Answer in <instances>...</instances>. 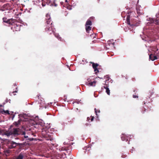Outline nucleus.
<instances>
[{"label": "nucleus", "mask_w": 159, "mask_h": 159, "mask_svg": "<svg viewBox=\"0 0 159 159\" xmlns=\"http://www.w3.org/2000/svg\"><path fill=\"white\" fill-rule=\"evenodd\" d=\"M29 116L25 114H20V123L21 122L24 121L25 124L23 123L24 125L20 129V140L23 141L25 139V140H27L28 136L27 134L29 133V135L31 134L34 136H36V134L34 133H32V132H28V130L30 131V129L27 126H26L25 125H27L29 123L28 120L29 119Z\"/></svg>", "instance_id": "obj_1"}, {"label": "nucleus", "mask_w": 159, "mask_h": 159, "mask_svg": "<svg viewBox=\"0 0 159 159\" xmlns=\"http://www.w3.org/2000/svg\"><path fill=\"white\" fill-rule=\"evenodd\" d=\"M19 128H12V126H11L9 128L8 130L5 133V134L8 137L11 135H16L19 134Z\"/></svg>", "instance_id": "obj_2"}, {"label": "nucleus", "mask_w": 159, "mask_h": 159, "mask_svg": "<svg viewBox=\"0 0 159 159\" xmlns=\"http://www.w3.org/2000/svg\"><path fill=\"white\" fill-rule=\"evenodd\" d=\"M134 14V12L133 11H129L127 13V15L126 23L128 25H129L130 26H137V25L136 24V23H135V20H132L131 19V21H130V17H132V15H133Z\"/></svg>", "instance_id": "obj_3"}, {"label": "nucleus", "mask_w": 159, "mask_h": 159, "mask_svg": "<svg viewBox=\"0 0 159 159\" xmlns=\"http://www.w3.org/2000/svg\"><path fill=\"white\" fill-rule=\"evenodd\" d=\"M46 28L45 30L46 31H52L53 32L52 27L53 26L52 22L50 19L46 20Z\"/></svg>", "instance_id": "obj_4"}, {"label": "nucleus", "mask_w": 159, "mask_h": 159, "mask_svg": "<svg viewBox=\"0 0 159 159\" xmlns=\"http://www.w3.org/2000/svg\"><path fill=\"white\" fill-rule=\"evenodd\" d=\"M14 22L13 24H11L13 25L12 28H14V30L16 31H19L20 30V23L17 21V20H14Z\"/></svg>", "instance_id": "obj_5"}, {"label": "nucleus", "mask_w": 159, "mask_h": 159, "mask_svg": "<svg viewBox=\"0 0 159 159\" xmlns=\"http://www.w3.org/2000/svg\"><path fill=\"white\" fill-rule=\"evenodd\" d=\"M88 81L86 83V85L89 86H95L96 82V81H94L93 82L90 81V80L89 79H88Z\"/></svg>", "instance_id": "obj_6"}, {"label": "nucleus", "mask_w": 159, "mask_h": 159, "mask_svg": "<svg viewBox=\"0 0 159 159\" xmlns=\"http://www.w3.org/2000/svg\"><path fill=\"white\" fill-rule=\"evenodd\" d=\"M7 19L6 17H4L3 18V22L7 23L10 25L12 24H13V22H14V19H10L7 20Z\"/></svg>", "instance_id": "obj_7"}, {"label": "nucleus", "mask_w": 159, "mask_h": 159, "mask_svg": "<svg viewBox=\"0 0 159 159\" xmlns=\"http://www.w3.org/2000/svg\"><path fill=\"white\" fill-rule=\"evenodd\" d=\"M17 145V144L16 143L11 142L8 145V148L9 149H12L16 147Z\"/></svg>", "instance_id": "obj_8"}, {"label": "nucleus", "mask_w": 159, "mask_h": 159, "mask_svg": "<svg viewBox=\"0 0 159 159\" xmlns=\"http://www.w3.org/2000/svg\"><path fill=\"white\" fill-rule=\"evenodd\" d=\"M11 153V151L9 149H6L4 151V155L6 157L9 156Z\"/></svg>", "instance_id": "obj_9"}, {"label": "nucleus", "mask_w": 159, "mask_h": 159, "mask_svg": "<svg viewBox=\"0 0 159 159\" xmlns=\"http://www.w3.org/2000/svg\"><path fill=\"white\" fill-rule=\"evenodd\" d=\"M149 59L153 61L157 59V56H154L153 55L151 54L149 55Z\"/></svg>", "instance_id": "obj_10"}, {"label": "nucleus", "mask_w": 159, "mask_h": 159, "mask_svg": "<svg viewBox=\"0 0 159 159\" xmlns=\"http://www.w3.org/2000/svg\"><path fill=\"white\" fill-rule=\"evenodd\" d=\"M150 21L151 23H154L156 24H158L159 20L151 18L150 19Z\"/></svg>", "instance_id": "obj_11"}, {"label": "nucleus", "mask_w": 159, "mask_h": 159, "mask_svg": "<svg viewBox=\"0 0 159 159\" xmlns=\"http://www.w3.org/2000/svg\"><path fill=\"white\" fill-rule=\"evenodd\" d=\"M106 85H107V86H104L103 87L105 89H106V92L107 93L108 95H109L110 93V90L108 88V87L107 86V84Z\"/></svg>", "instance_id": "obj_12"}, {"label": "nucleus", "mask_w": 159, "mask_h": 159, "mask_svg": "<svg viewBox=\"0 0 159 159\" xmlns=\"http://www.w3.org/2000/svg\"><path fill=\"white\" fill-rule=\"evenodd\" d=\"M85 29L86 32L89 33V31L91 30V27L90 26H85Z\"/></svg>", "instance_id": "obj_13"}, {"label": "nucleus", "mask_w": 159, "mask_h": 159, "mask_svg": "<svg viewBox=\"0 0 159 159\" xmlns=\"http://www.w3.org/2000/svg\"><path fill=\"white\" fill-rule=\"evenodd\" d=\"M92 23L91 21L89 20H88L86 22L85 26L91 25Z\"/></svg>", "instance_id": "obj_14"}, {"label": "nucleus", "mask_w": 159, "mask_h": 159, "mask_svg": "<svg viewBox=\"0 0 159 159\" xmlns=\"http://www.w3.org/2000/svg\"><path fill=\"white\" fill-rule=\"evenodd\" d=\"M50 6L56 7L57 6V4L56 2V0H54L53 2L50 5Z\"/></svg>", "instance_id": "obj_15"}, {"label": "nucleus", "mask_w": 159, "mask_h": 159, "mask_svg": "<svg viewBox=\"0 0 159 159\" xmlns=\"http://www.w3.org/2000/svg\"><path fill=\"white\" fill-rule=\"evenodd\" d=\"M20 124V119H19L17 122H15L13 123V124L15 125L16 126H17V125Z\"/></svg>", "instance_id": "obj_16"}, {"label": "nucleus", "mask_w": 159, "mask_h": 159, "mask_svg": "<svg viewBox=\"0 0 159 159\" xmlns=\"http://www.w3.org/2000/svg\"><path fill=\"white\" fill-rule=\"evenodd\" d=\"M93 63L92 66L93 68H97L98 66V64L97 63H94L91 62Z\"/></svg>", "instance_id": "obj_17"}, {"label": "nucleus", "mask_w": 159, "mask_h": 159, "mask_svg": "<svg viewBox=\"0 0 159 159\" xmlns=\"http://www.w3.org/2000/svg\"><path fill=\"white\" fill-rule=\"evenodd\" d=\"M51 19L50 15L48 14H47L46 15V20Z\"/></svg>", "instance_id": "obj_18"}, {"label": "nucleus", "mask_w": 159, "mask_h": 159, "mask_svg": "<svg viewBox=\"0 0 159 159\" xmlns=\"http://www.w3.org/2000/svg\"><path fill=\"white\" fill-rule=\"evenodd\" d=\"M95 112L96 113V115L97 116H98L97 113H100V111L98 110H97L96 108H95L94 109Z\"/></svg>", "instance_id": "obj_19"}, {"label": "nucleus", "mask_w": 159, "mask_h": 159, "mask_svg": "<svg viewBox=\"0 0 159 159\" xmlns=\"http://www.w3.org/2000/svg\"><path fill=\"white\" fill-rule=\"evenodd\" d=\"M137 12L139 15L141 14V13L140 11V10L138 9L137 8H136Z\"/></svg>", "instance_id": "obj_20"}, {"label": "nucleus", "mask_w": 159, "mask_h": 159, "mask_svg": "<svg viewBox=\"0 0 159 159\" xmlns=\"http://www.w3.org/2000/svg\"><path fill=\"white\" fill-rule=\"evenodd\" d=\"M3 112L5 114H9V111L8 110L4 111L3 110Z\"/></svg>", "instance_id": "obj_21"}, {"label": "nucleus", "mask_w": 159, "mask_h": 159, "mask_svg": "<svg viewBox=\"0 0 159 159\" xmlns=\"http://www.w3.org/2000/svg\"><path fill=\"white\" fill-rule=\"evenodd\" d=\"M146 109L145 108H143L142 111H141V112L143 114L144 113V111H146Z\"/></svg>", "instance_id": "obj_22"}, {"label": "nucleus", "mask_w": 159, "mask_h": 159, "mask_svg": "<svg viewBox=\"0 0 159 159\" xmlns=\"http://www.w3.org/2000/svg\"><path fill=\"white\" fill-rule=\"evenodd\" d=\"M110 41L108 42V43H107L109 45H113L114 43H110Z\"/></svg>", "instance_id": "obj_23"}, {"label": "nucleus", "mask_w": 159, "mask_h": 159, "mask_svg": "<svg viewBox=\"0 0 159 159\" xmlns=\"http://www.w3.org/2000/svg\"><path fill=\"white\" fill-rule=\"evenodd\" d=\"M93 69H94V70L95 72H98V70L97 68H93Z\"/></svg>", "instance_id": "obj_24"}, {"label": "nucleus", "mask_w": 159, "mask_h": 159, "mask_svg": "<svg viewBox=\"0 0 159 159\" xmlns=\"http://www.w3.org/2000/svg\"><path fill=\"white\" fill-rule=\"evenodd\" d=\"M133 96L134 98H138V96L136 95H133Z\"/></svg>", "instance_id": "obj_25"}, {"label": "nucleus", "mask_w": 159, "mask_h": 159, "mask_svg": "<svg viewBox=\"0 0 159 159\" xmlns=\"http://www.w3.org/2000/svg\"><path fill=\"white\" fill-rule=\"evenodd\" d=\"M126 157L127 155H126L123 154L121 156V157L123 158H125Z\"/></svg>", "instance_id": "obj_26"}, {"label": "nucleus", "mask_w": 159, "mask_h": 159, "mask_svg": "<svg viewBox=\"0 0 159 159\" xmlns=\"http://www.w3.org/2000/svg\"><path fill=\"white\" fill-rule=\"evenodd\" d=\"M47 3L48 4L50 5L51 4V1H47Z\"/></svg>", "instance_id": "obj_27"}, {"label": "nucleus", "mask_w": 159, "mask_h": 159, "mask_svg": "<svg viewBox=\"0 0 159 159\" xmlns=\"http://www.w3.org/2000/svg\"><path fill=\"white\" fill-rule=\"evenodd\" d=\"M121 139L123 141L125 140V138L123 136L121 137Z\"/></svg>", "instance_id": "obj_28"}, {"label": "nucleus", "mask_w": 159, "mask_h": 159, "mask_svg": "<svg viewBox=\"0 0 159 159\" xmlns=\"http://www.w3.org/2000/svg\"><path fill=\"white\" fill-rule=\"evenodd\" d=\"M125 13V12H122V13H121V16H122L123 17H125V16H123V15Z\"/></svg>", "instance_id": "obj_29"}, {"label": "nucleus", "mask_w": 159, "mask_h": 159, "mask_svg": "<svg viewBox=\"0 0 159 159\" xmlns=\"http://www.w3.org/2000/svg\"><path fill=\"white\" fill-rule=\"evenodd\" d=\"M73 119H72L70 121V124L72 123V122H73Z\"/></svg>", "instance_id": "obj_30"}, {"label": "nucleus", "mask_w": 159, "mask_h": 159, "mask_svg": "<svg viewBox=\"0 0 159 159\" xmlns=\"http://www.w3.org/2000/svg\"><path fill=\"white\" fill-rule=\"evenodd\" d=\"M94 119V117L93 116H92L91 119V121H92Z\"/></svg>", "instance_id": "obj_31"}, {"label": "nucleus", "mask_w": 159, "mask_h": 159, "mask_svg": "<svg viewBox=\"0 0 159 159\" xmlns=\"http://www.w3.org/2000/svg\"><path fill=\"white\" fill-rule=\"evenodd\" d=\"M109 80V79L106 80V83L108 82V81Z\"/></svg>", "instance_id": "obj_32"}, {"label": "nucleus", "mask_w": 159, "mask_h": 159, "mask_svg": "<svg viewBox=\"0 0 159 159\" xmlns=\"http://www.w3.org/2000/svg\"><path fill=\"white\" fill-rule=\"evenodd\" d=\"M87 120H90V118H89V117H87Z\"/></svg>", "instance_id": "obj_33"}, {"label": "nucleus", "mask_w": 159, "mask_h": 159, "mask_svg": "<svg viewBox=\"0 0 159 159\" xmlns=\"http://www.w3.org/2000/svg\"><path fill=\"white\" fill-rule=\"evenodd\" d=\"M22 21L20 20V27H21V25H21V24H22Z\"/></svg>", "instance_id": "obj_34"}, {"label": "nucleus", "mask_w": 159, "mask_h": 159, "mask_svg": "<svg viewBox=\"0 0 159 159\" xmlns=\"http://www.w3.org/2000/svg\"><path fill=\"white\" fill-rule=\"evenodd\" d=\"M18 16V14H17L16 15V17L17 18L18 17H17V16Z\"/></svg>", "instance_id": "obj_35"}, {"label": "nucleus", "mask_w": 159, "mask_h": 159, "mask_svg": "<svg viewBox=\"0 0 159 159\" xmlns=\"http://www.w3.org/2000/svg\"><path fill=\"white\" fill-rule=\"evenodd\" d=\"M18 116H19V118L20 117V114H19L18 115Z\"/></svg>", "instance_id": "obj_36"}, {"label": "nucleus", "mask_w": 159, "mask_h": 159, "mask_svg": "<svg viewBox=\"0 0 159 159\" xmlns=\"http://www.w3.org/2000/svg\"><path fill=\"white\" fill-rule=\"evenodd\" d=\"M65 2H68L67 0H65Z\"/></svg>", "instance_id": "obj_37"}, {"label": "nucleus", "mask_w": 159, "mask_h": 159, "mask_svg": "<svg viewBox=\"0 0 159 159\" xmlns=\"http://www.w3.org/2000/svg\"><path fill=\"white\" fill-rule=\"evenodd\" d=\"M42 6H45L44 5V4H42Z\"/></svg>", "instance_id": "obj_38"}, {"label": "nucleus", "mask_w": 159, "mask_h": 159, "mask_svg": "<svg viewBox=\"0 0 159 159\" xmlns=\"http://www.w3.org/2000/svg\"><path fill=\"white\" fill-rule=\"evenodd\" d=\"M47 1H50V0H46Z\"/></svg>", "instance_id": "obj_39"}, {"label": "nucleus", "mask_w": 159, "mask_h": 159, "mask_svg": "<svg viewBox=\"0 0 159 159\" xmlns=\"http://www.w3.org/2000/svg\"><path fill=\"white\" fill-rule=\"evenodd\" d=\"M135 90H134V92H135Z\"/></svg>", "instance_id": "obj_40"}, {"label": "nucleus", "mask_w": 159, "mask_h": 159, "mask_svg": "<svg viewBox=\"0 0 159 159\" xmlns=\"http://www.w3.org/2000/svg\"><path fill=\"white\" fill-rule=\"evenodd\" d=\"M20 11L22 10L21 9H20Z\"/></svg>", "instance_id": "obj_41"}, {"label": "nucleus", "mask_w": 159, "mask_h": 159, "mask_svg": "<svg viewBox=\"0 0 159 159\" xmlns=\"http://www.w3.org/2000/svg\"><path fill=\"white\" fill-rule=\"evenodd\" d=\"M33 138H32L31 140H33Z\"/></svg>", "instance_id": "obj_42"}, {"label": "nucleus", "mask_w": 159, "mask_h": 159, "mask_svg": "<svg viewBox=\"0 0 159 159\" xmlns=\"http://www.w3.org/2000/svg\"><path fill=\"white\" fill-rule=\"evenodd\" d=\"M128 144H129V142H128Z\"/></svg>", "instance_id": "obj_43"}, {"label": "nucleus", "mask_w": 159, "mask_h": 159, "mask_svg": "<svg viewBox=\"0 0 159 159\" xmlns=\"http://www.w3.org/2000/svg\"><path fill=\"white\" fill-rule=\"evenodd\" d=\"M20 145H22V144L20 143Z\"/></svg>", "instance_id": "obj_44"}, {"label": "nucleus", "mask_w": 159, "mask_h": 159, "mask_svg": "<svg viewBox=\"0 0 159 159\" xmlns=\"http://www.w3.org/2000/svg\"><path fill=\"white\" fill-rule=\"evenodd\" d=\"M60 38V37H59V38H58V39H59Z\"/></svg>", "instance_id": "obj_45"}, {"label": "nucleus", "mask_w": 159, "mask_h": 159, "mask_svg": "<svg viewBox=\"0 0 159 159\" xmlns=\"http://www.w3.org/2000/svg\"><path fill=\"white\" fill-rule=\"evenodd\" d=\"M60 38V37H59V38H58V39H59Z\"/></svg>", "instance_id": "obj_46"}, {"label": "nucleus", "mask_w": 159, "mask_h": 159, "mask_svg": "<svg viewBox=\"0 0 159 159\" xmlns=\"http://www.w3.org/2000/svg\"><path fill=\"white\" fill-rule=\"evenodd\" d=\"M157 56H158V55H157Z\"/></svg>", "instance_id": "obj_47"}]
</instances>
